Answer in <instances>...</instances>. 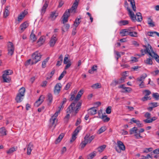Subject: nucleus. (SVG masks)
<instances>
[{
  "label": "nucleus",
  "instance_id": "1",
  "mask_svg": "<svg viewBox=\"0 0 159 159\" xmlns=\"http://www.w3.org/2000/svg\"><path fill=\"white\" fill-rule=\"evenodd\" d=\"M143 47L145 48L144 50L141 49V52L142 53V55H144V54L143 53L144 52L145 54L148 53L149 55L152 58H154L156 61L159 63V56L156 53L154 52L152 46L148 44L147 45H143Z\"/></svg>",
  "mask_w": 159,
  "mask_h": 159
},
{
  "label": "nucleus",
  "instance_id": "2",
  "mask_svg": "<svg viewBox=\"0 0 159 159\" xmlns=\"http://www.w3.org/2000/svg\"><path fill=\"white\" fill-rule=\"evenodd\" d=\"M71 9H68L66 10L64 13L62 17H63V23L64 25L61 28V30L63 32H64L67 31L69 29L70 25L69 24H66V23L68 21V18L70 16V13Z\"/></svg>",
  "mask_w": 159,
  "mask_h": 159
},
{
  "label": "nucleus",
  "instance_id": "3",
  "mask_svg": "<svg viewBox=\"0 0 159 159\" xmlns=\"http://www.w3.org/2000/svg\"><path fill=\"white\" fill-rule=\"evenodd\" d=\"M42 56L41 54L38 51H36L33 53L32 55V61L31 63V65L36 64L41 60Z\"/></svg>",
  "mask_w": 159,
  "mask_h": 159
},
{
  "label": "nucleus",
  "instance_id": "4",
  "mask_svg": "<svg viewBox=\"0 0 159 159\" xmlns=\"http://www.w3.org/2000/svg\"><path fill=\"white\" fill-rule=\"evenodd\" d=\"M25 88L23 87L19 90V93L17 94L16 98V100L17 102H20L22 101L23 99V97L25 95Z\"/></svg>",
  "mask_w": 159,
  "mask_h": 159
},
{
  "label": "nucleus",
  "instance_id": "5",
  "mask_svg": "<svg viewBox=\"0 0 159 159\" xmlns=\"http://www.w3.org/2000/svg\"><path fill=\"white\" fill-rule=\"evenodd\" d=\"M60 112V110H59L58 111L55 113L54 115L52 116L51 118L50 119V126H53L54 128H55L56 126L57 120H56L57 117L58 116V114Z\"/></svg>",
  "mask_w": 159,
  "mask_h": 159
},
{
  "label": "nucleus",
  "instance_id": "6",
  "mask_svg": "<svg viewBox=\"0 0 159 159\" xmlns=\"http://www.w3.org/2000/svg\"><path fill=\"white\" fill-rule=\"evenodd\" d=\"M117 144L118 147L120 149V150L118 149V148L116 147L115 149L116 151L119 153L121 152V150L124 151L125 150V147L122 142L118 140L117 141Z\"/></svg>",
  "mask_w": 159,
  "mask_h": 159
},
{
  "label": "nucleus",
  "instance_id": "7",
  "mask_svg": "<svg viewBox=\"0 0 159 159\" xmlns=\"http://www.w3.org/2000/svg\"><path fill=\"white\" fill-rule=\"evenodd\" d=\"M8 47V54L10 56H12L14 53L15 48L12 43L11 42H8L7 45Z\"/></svg>",
  "mask_w": 159,
  "mask_h": 159
},
{
  "label": "nucleus",
  "instance_id": "8",
  "mask_svg": "<svg viewBox=\"0 0 159 159\" xmlns=\"http://www.w3.org/2000/svg\"><path fill=\"white\" fill-rule=\"evenodd\" d=\"M89 134H87L84 137V141L87 143H89L94 139L95 137V135H93L90 137Z\"/></svg>",
  "mask_w": 159,
  "mask_h": 159
},
{
  "label": "nucleus",
  "instance_id": "9",
  "mask_svg": "<svg viewBox=\"0 0 159 159\" xmlns=\"http://www.w3.org/2000/svg\"><path fill=\"white\" fill-rule=\"evenodd\" d=\"M66 55L63 61V63L65 64H66L65 67V69H67L71 65V62L70 60L68 59L67 57H66Z\"/></svg>",
  "mask_w": 159,
  "mask_h": 159
},
{
  "label": "nucleus",
  "instance_id": "10",
  "mask_svg": "<svg viewBox=\"0 0 159 159\" xmlns=\"http://www.w3.org/2000/svg\"><path fill=\"white\" fill-rule=\"evenodd\" d=\"M75 102H73L71 103L66 110L67 113H71L74 111L75 108Z\"/></svg>",
  "mask_w": 159,
  "mask_h": 159
},
{
  "label": "nucleus",
  "instance_id": "11",
  "mask_svg": "<svg viewBox=\"0 0 159 159\" xmlns=\"http://www.w3.org/2000/svg\"><path fill=\"white\" fill-rule=\"evenodd\" d=\"M61 88V84L60 83L57 84L55 86L54 89V92L55 94H58L60 92Z\"/></svg>",
  "mask_w": 159,
  "mask_h": 159
},
{
  "label": "nucleus",
  "instance_id": "12",
  "mask_svg": "<svg viewBox=\"0 0 159 159\" xmlns=\"http://www.w3.org/2000/svg\"><path fill=\"white\" fill-rule=\"evenodd\" d=\"M29 25V24L27 21H25L21 24L20 26V30H21V33L23 32Z\"/></svg>",
  "mask_w": 159,
  "mask_h": 159
},
{
  "label": "nucleus",
  "instance_id": "13",
  "mask_svg": "<svg viewBox=\"0 0 159 159\" xmlns=\"http://www.w3.org/2000/svg\"><path fill=\"white\" fill-rule=\"evenodd\" d=\"M28 12L25 10L21 12L18 16V21L19 22L21 21L24 18L25 16L28 14Z\"/></svg>",
  "mask_w": 159,
  "mask_h": 159
},
{
  "label": "nucleus",
  "instance_id": "14",
  "mask_svg": "<svg viewBox=\"0 0 159 159\" xmlns=\"http://www.w3.org/2000/svg\"><path fill=\"white\" fill-rule=\"evenodd\" d=\"M127 9L129 12V14L132 20L133 21H135L136 20V16H135V15L134 12L130 9L129 8L127 7Z\"/></svg>",
  "mask_w": 159,
  "mask_h": 159
},
{
  "label": "nucleus",
  "instance_id": "15",
  "mask_svg": "<svg viewBox=\"0 0 159 159\" xmlns=\"http://www.w3.org/2000/svg\"><path fill=\"white\" fill-rule=\"evenodd\" d=\"M44 98L43 96H41L38 100L35 102L34 105L37 107L39 106L43 102Z\"/></svg>",
  "mask_w": 159,
  "mask_h": 159
},
{
  "label": "nucleus",
  "instance_id": "16",
  "mask_svg": "<svg viewBox=\"0 0 159 159\" xmlns=\"http://www.w3.org/2000/svg\"><path fill=\"white\" fill-rule=\"evenodd\" d=\"M57 40V39H56V36H54L53 35L52 37L51 38L49 42L50 46L52 47H53L55 45Z\"/></svg>",
  "mask_w": 159,
  "mask_h": 159
},
{
  "label": "nucleus",
  "instance_id": "17",
  "mask_svg": "<svg viewBox=\"0 0 159 159\" xmlns=\"http://www.w3.org/2000/svg\"><path fill=\"white\" fill-rule=\"evenodd\" d=\"M33 148V145L32 143L30 142L27 146V154L30 155L31 154V152Z\"/></svg>",
  "mask_w": 159,
  "mask_h": 159
},
{
  "label": "nucleus",
  "instance_id": "18",
  "mask_svg": "<svg viewBox=\"0 0 159 159\" xmlns=\"http://www.w3.org/2000/svg\"><path fill=\"white\" fill-rule=\"evenodd\" d=\"M48 2L47 1H46L45 2L44 4V5L43 6V7L41 10V14L43 13V14L45 13V12L46 10V9H47V7H48Z\"/></svg>",
  "mask_w": 159,
  "mask_h": 159
},
{
  "label": "nucleus",
  "instance_id": "19",
  "mask_svg": "<svg viewBox=\"0 0 159 159\" xmlns=\"http://www.w3.org/2000/svg\"><path fill=\"white\" fill-rule=\"evenodd\" d=\"M146 74H143L141 75L140 77L137 79V81L138 82L144 81L145 78L147 77Z\"/></svg>",
  "mask_w": 159,
  "mask_h": 159
},
{
  "label": "nucleus",
  "instance_id": "20",
  "mask_svg": "<svg viewBox=\"0 0 159 159\" xmlns=\"http://www.w3.org/2000/svg\"><path fill=\"white\" fill-rule=\"evenodd\" d=\"M97 109L94 107H92L88 109V113L91 115H94L97 113Z\"/></svg>",
  "mask_w": 159,
  "mask_h": 159
},
{
  "label": "nucleus",
  "instance_id": "21",
  "mask_svg": "<svg viewBox=\"0 0 159 159\" xmlns=\"http://www.w3.org/2000/svg\"><path fill=\"white\" fill-rule=\"evenodd\" d=\"M63 56L62 54H61L58 58V60L57 61L56 66H61L63 61Z\"/></svg>",
  "mask_w": 159,
  "mask_h": 159
},
{
  "label": "nucleus",
  "instance_id": "22",
  "mask_svg": "<svg viewBox=\"0 0 159 159\" xmlns=\"http://www.w3.org/2000/svg\"><path fill=\"white\" fill-rule=\"evenodd\" d=\"M129 32L127 29H124L121 30L120 32V34H122V36H125L129 35Z\"/></svg>",
  "mask_w": 159,
  "mask_h": 159
},
{
  "label": "nucleus",
  "instance_id": "23",
  "mask_svg": "<svg viewBox=\"0 0 159 159\" xmlns=\"http://www.w3.org/2000/svg\"><path fill=\"white\" fill-rule=\"evenodd\" d=\"M7 130L4 127L0 128V134L1 136H3L6 135Z\"/></svg>",
  "mask_w": 159,
  "mask_h": 159
},
{
  "label": "nucleus",
  "instance_id": "24",
  "mask_svg": "<svg viewBox=\"0 0 159 159\" xmlns=\"http://www.w3.org/2000/svg\"><path fill=\"white\" fill-rule=\"evenodd\" d=\"M128 2H130L133 11H136V7L135 5V2L134 0H128Z\"/></svg>",
  "mask_w": 159,
  "mask_h": 159
},
{
  "label": "nucleus",
  "instance_id": "25",
  "mask_svg": "<svg viewBox=\"0 0 159 159\" xmlns=\"http://www.w3.org/2000/svg\"><path fill=\"white\" fill-rule=\"evenodd\" d=\"M64 136V134L63 133L61 134L57 139L55 142V143L57 144L59 143L61 141L62 139L63 138Z\"/></svg>",
  "mask_w": 159,
  "mask_h": 159
},
{
  "label": "nucleus",
  "instance_id": "26",
  "mask_svg": "<svg viewBox=\"0 0 159 159\" xmlns=\"http://www.w3.org/2000/svg\"><path fill=\"white\" fill-rule=\"evenodd\" d=\"M148 35L151 37H154V34H156L158 37H159V33L154 31H148L147 33Z\"/></svg>",
  "mask_w": 159,
  "mask_h": 159
},
{
  "label": "nucleus",
  "instance_id": "27",
  "mask_svg": "<svg viewBox=\"0 0 159 159\" xmlns=\"http://www.w3.org/2000/svg\"><path fill=\"white\" fill-rule=\"evenodd\" d=\"M136 16H137V19L136 20L138 22H141L143 20L141 14L139 12H137L136 13Z\"/></svg>",
  "mask_w": 159,
  "mask_h": 159
},
{
  "label": "nucleus",
  "instance_id": "28",
  "mask_svg": "<svg viewBox=\"0 0 159 159\" xmlns=\"http://www.w3.org/2000/svg\"><path fill=\"white\" fill-rule=\"evenodd\" d=\"M58 13L56 12V11H54L51 12L50 14V17L52 20H54L56 17L58 16Z\"/></svg>",
  "mask_w": 159,
  "mask_h": 159
},
{
  "label": "nucleus",
  "instance_id": "29",
  "mask_svg": "<svg viewBox=\"0 0 159 159\" xmlns=\"http://www.w3.org/2000/svg\"><path fill=\"white\" fill-rule=\"evenodd\" d=\"M118 24L120 26L125 25L129 24V21L127 20H121L119 21Z\"/></svg>",
  "mask_w": 159,
  "mask_h": 159
},
{
  "label": "nucleus",
  "instance_id": "30",
  "mask_svg": "<svg viewBox=\"0 0 159 159\" xmlns=\"http://www.w3.org/2000/svg\"><path fill=\"white\" fill-rule=\"evenodd\" d=\"M17 149V147H13L10 148L7 151V153L8 154H11V153L16 151Z\"/></svg>",
  "mask_w": 159,
  "mask_h": 159
},
{
  "label": "nucleus",
  "instance_id": "31",
  "mask_svg": "<svg viewBox=\"0 0 159 159\" xmlns=\"http://www.w3.org/2000/svg\"><path fill=\"white\" fill-rule=\"evenodd\" d=\"M81 19V18H77L76 19L74 24V25L75 27H77L79 25V24L81 22V21L80 20Z\"/></svg>",
  "mask_w": 159,
  "mask_h": 159
},
{
  "label": "nucleus",
  "instance_id": "32",
  "mask_svg": "<svg viewBox=\"0 0 159 159\" xmlns=\"http://www.w3.org/2000/svg\"><path fill=\"white\" fill-rule=\"evenodd\" d=\"M100 118H101L102 119L103 121L104 122H107L108 121L110 120V118L107 117V115H102V117H99Z\"/></svg>",
  "mask_w": 159,
  "mask_h": 159
},
{
  "label": "nucleus",
  "instance_id": "33",
  "mask_svg": "<svg viewBox=\"0 0 159 159\" xmlns=\"http://www.w3.org/2000/svg\"><path fill=\"white\" fill-rule=\"evenodd\" d=\"M12 73V71L11 70H7L3 71V74L2 75L7 76V75H11Z\"/></svg>",
  "mask_w": 159,
  "mask_h": 159
},
{
  "label": "nucleus",
  "instance_id": "34",
  "mask_svg": "<svg viewBox=\"0 0 159 159\" xmlns=\"http://www.w3.org/2000/svg\"><path fill=\"white\" fill-rule=\"evenodd\" d=\"M79 2L75 1V2L73 3L72 7H71V9L73 11L74 10H76L78 6Z\"/></svg>",
  "mask_w": 159,
  "mask_h": 159
},
{
  "label": "nucleus",
  "instance_id": "35",
  "mask_svg": "<svg viewBox=\"0 0 159 159\" xmlns=\"http://www.w3.org/2000/svg\"><path fill=\"white\" fill-rule=\"evenodd\" d=\"M8 6H7L5 9L4 12L3 13V16L4 17H6L9 14V10H8Z\"/></svg>",
  "mask_w": 159,
  "mask_h": 159
},
{
  "label": "nucleus",
  "instance_id": "36",
  "mask_svg": "<svg viewBox=\"0 0 159 159\" xmlns=\"http://www.w3.org/2000/svg\"><path fill=\"white\" fill-rule=\"evenodd\" d=\"M138 130V129L137 127H133L130 130V134H133L134 133H137V130Z\"/></svg>",
  "mask_w": 159,
  "mask_h": 159
},
{
  "label": "nucleus",
  "instance_id": "37",
  "mask_svg": "<svg viewBox=\"0 0 159 159\" xmlns=\"http://www.w3.org/2000/svg\"><path fill=\"white\" fill-rule=\"evenodd\" d=\"M30 39L33 40V42H35L37 39V38L36 35L33 33H31L30 35Z\"/></svg>",
  "mask_w": 159,
  "mask_h": 159
},
{
  "label": "nucleus",
  "instance_id": "38",
  "mask_svg": "<svg viewBox=\"0 0 159 159\" xmlns=\"http://www.w3.org/2000/svg\"><path fill=\"white\" fill-rule=\"evenodd\" d=\"M145 62L147 64L150 65H152L153 62L151 58H147L146 60L145 61Z\"/></svg>",
  "mask_w": 159,
  "mask_h": 159
},
{
  "label": "nucleus",
  "instance_id": "39",
  "mask_svg": "<svg viewBox=\"0 0 159 159\" xmlns=\"http://www.w3.org/2000/svg\"><path fill=\"white\" fill-rule=\"evenodd\" d=\"M81 105V103L80 102H79L77 103V105L76 106V107H75V108H76V109H75V114H76L78 112V111L79 109L80 108Z\"/></svg>",
  "mask_w": 159,
  "mask_h": 159
},
{
  "label": "nucleus",
  "instance_id": "40",
  "mask_svg": "<svg viewBox=\"0 0 159 159\" xmlns=\"http://www.w3.org/2000/svg\"><path fill=\"white\" fill-rule=\"evenodd\" d=\"M129 35L132 37H137L138 36V33L135 31H130Z\"/></svg>",
  "mask_w": 159,
  "mask_h": 159
},
{
  "label": "nucleus",
  "instance_id": "41",
  "mask_svg": "<svg viewBox=\"0 0 159 159\" xmlns=\"http://www.w3.org/2000/svg\"><path fill=\"white\" fill-rule=\"evenodd\" d=\"M91 87L93 89H98L100 88L101 86L100 83H97L92 85Z\"/></svg>",
  "mask_w": 159,
  "mask_h": 159
},
{
  "label": "nucleus",
  "instance_id": "42",
  "mask_svg": "<svg viewBox=\"0 0 159 159\" xmlns=\"http://www.w3.org/2000/svg\"><path fill=\"white\" fill-rule=\"evenodd\" d=\"M55 71V69H53L50 73L48 74V76L47 77L46 79L48 80L51 78L53 74H54Z\"/></svg>",
  "mask_w": 159,
  "mask_h": 159
},
{
  "label": "nucleus",
  "instance_id": "43",
  "mask_svg": "<svg viewBox=\"0 0 159 159\" xmlns=\"http://www.w3.org/2000/svg\"><path fill=\"white\" fill-rule=\"evenodd\" d=\"M45 40L44 37L43 36H41L39 39L37 43H40L41 45L44 42Z\"/></svg>",
  "mask_w": 159,
  "mask_h": 159
},
{
  "label": "nucleus",
  "instance_id": "44",
  "mask_svg": "<svg viewBox=\"0 0 159 159\" xmlns=\"http://www.w3.org/2000/svg\"><path fill=\"white\" fill-rule=\"evenodd\" d=\"M106 130V127L104 126H102L98 130V134H100L104 132Z\"/></svg>",
  "mask_w": 159,
  "mask_h": 159
},
{
  "label": "nucleus",
  "instance_id": "45",
  "mask_svg": "<svg viewBox=\"0 0 159 159\" xmlns=\"http://www.w3.org/2000/svg\"><path fill=\"white\" fill-rule=\"evenodd\" d=\"M106 146L105 145H103L98 148V151L100 152H102L106 148Z\"/></svg>",
  "mask_w": 159,
  "mask_h": 159
},
{
  "label": "nucleus",
  "instance_id": "46",
  "mask_svg": "<svg viewBox=\"0 0 159 159\" xmlns=\"http://www.w3.org/2000/svg\"><path fill=\"white\" fill-rule=\"evenodd\" d=\"M153 150L152 148L150 147L149 148H146L144 149L143 151V153H147L149 152H151Z\"/></svg>",
  "mask_w": 159,
  "mask_h": 159
},
{
  "label": "nucleus",
  "instance_id": "47",
  "mask_svg": "<svg viewBox=\"0 0 159 159\" xmlns=\"http://www.w3.org/2000/svg\"><path fill=\"white\" fill-rule=\"evenodd\" d=\"M124 91H122V92L124 93H129L131 91V89L129 87H125L123 89Z\"/></svg>",
  "mask_w": 159,
  "mask_h": 159
},
{
  "label": "nucleus",
  "instance_id": "48",
  "mask_svg": "<svg viewBox=\"0 0 159 159\" xmlns=\"http://www.w3.org/2000/svg\"><path fill=\"white\" fill-rule=\"evenodd\" d=\"M77 135V134L74 133L72 135V138L70 140V142L72 143L76 139V136Z\"/></svg>",
  "mask_w": 159,
  "mask_h": 159
},
{
  "label": "nucleus",
  "instance_id": "49",
  "mask_svg": "<svg viewBox=\"0 0 159 159\" xmlns=\"http://www.w3.org/2000/svg\"><path fill=\"white\" fill-rule=\"evenodd\" d=\"M152 97L155 98L156 100L159 99V94L158 93H153L152 94Z\"/></svg>",
  "mask_w": 159,
  "mask_h": 159
},
{
  "label": "nucleus",
  "instance_id": "50",
  "mask_svg": "<svg viewBox=\"0 0 159 159\" xmlns=\"http://www.w3.org/2000/svg\"><path fill=\"white\" fill-rule=\"evenodd\" d=\"M96 155V152L94 151L93 152L90 153L89 155V157L91 159H93Z\"/></svg>",
  "mask_w": 159,
  "mask_h": 159
},
{
  "label": "nucleus",
  "instance_id": "51",
  "mask_svg": "<svg viewBox=\"0 0 159 159\" xmlns=\"http://www.w3.org/2000/svg\"><path fill=\"white\" fill-rule=\"evenodd\" d=\"M118 84H120L119 81L117 80H114L112 81L110 85L113 87H115Z\"/></svg>",
  "mask_w": 159,
  "mask_h": 159
},
{
  "label": "nucleus",
  "instance_id": "52",
  "mask_svg": "<svg viewBox=\"0 0 159 159\" xmlns=\"http://www.w3.org/2000/svg\"><path fill=\"white\" fill-rule=\"evenodd\" d=\"M66 71L64 70L59 77L58 80H61L63 77L66 74Z\"/></svg>",
  "mask_w": 159,
  "mask_h": 159
},
{
  "label": "nucleus",
  "instance_id": "53",
  "mask_svg": "<svg viewBox=\"0 0 159 159\" xmlns=\"http://www.w3.org/2000/svg\"><path fill=\"white\" fill-rule=\"evenodd\" d=\"M48 100L51 103L52 101V96L50 93H49L48 95Z\"/></svg>",
  "mask_w": 159,
  "mask_h": 159
},
{
  "label": "nucleus",
  "instance_id": "54",
  "mask_svg": "<svg viewBox=\"0 0 159 159\" xmlns=\"http://www.w3.org/2000/svg\"><path fill=\"white\" fill-rule=\"evenodd\" d=\"M111 106H108L107 107L106 110V113L107 114H110L111 113Z\"/></svg>",
  "mask_w": 159,
  "mask_h": 159
},
{
  "label": "nucleus",
  "instance_id": "55",
  "mask_svg": "<svg viewBox=\"0 0 159 159\" xmlns=\"http://www.w3.org/2000/svg\"><path fill=\"white\" fill-rule=\"evenodd\" d=\"M81 127L80 126H79L77 127L75 130L74 131V132L78 134V133L80 132V131L81 129Z\"/></svg>",
  "mask_w": 159,
  "mask_h": 159
},
{
  "label": "nucleus",
  "instance_id": "56",
  "mask_svg": "<svg viewBox=\"0 0 159 159\" xmlns=\"http://www.w3.org/2000/svg\"><path fill=\"white\" fill-rule=\"evenodd\" d=\"M2 78L3 79L4 82H9L10 81V79L8 78H7V76L2 75Z\"/></svg>",
  "mask_w": 159,
  "mask_h": 159
},
{
  "label": "nucleus",
  "instance_id": "57",
  "mask_svg": "<svg viewBox=\"0 0 159 159\" xmlns=\"http://www.w3.org/2000/svg\"><path fill=\"white\" fill-rule=\"evenodd\" d=\"M87 143L84 141H82L81 143L80 146L82 148H83Z\"/></svg>",
  "mask_w": 159,
  "mask_h": 159
},
{
  "label": "nucleus",
  "instance_id": "58",
  "mask_svg": "<svg viewBox=\"0 0 159 159\" xmlns=\"http://www.w3.org/2000/svg\"><path fill=\"white\" fill-rule=\"evenodd\" d=\"M141 67L138 66H134L133 67H132L131 68V69L132 70V71H137L138 70V69L139 68H140Z\"/></svg>",
  "mask_w": 159,
  "mask_h": 159
},
{
  "label": "nucleus",
  "instance_id": "59",
  "mask_svg": "<svg viewBox=\"0 0 159 159\" xmlns=\"http://www.w3.org/2000/svg\"><path fill=\"white\" fill-rule=\"evenodd\" d=\"M75 95L74 94H73V93H71V97L70 98V101H72L73 100H74V101L75 102H76V101H75Z\"/></svg>",
  "mask_w": 159,
  "mask_h": 159
},
{
  "label": "nucleus",
  "instance_id": "60",
  "mask_svg": "<svg viewBox=\"0 0 159 159\" xmlns=\"http://www.w3.org/2000/svg\"><path fill=\"white\" fill-rule=\"evenodd\" d=\"M157 103V102H151L149 103V105L151 106L153 108H154L158 106Z\"/></svg>",
  "mask_w": 159,
  "mask_h": 159
},
{
  "label": "nucleus",
  "instance_id": "61",
  "mask_svg": "<svg viewBox=\"0 0 159 159\" xmlns=\"http://www.w3.org/2000/svg\"><path fill=\"white\" fill-rule=\"evenodd\" d=\"M126 78L125 76H122L121 77L119 80L120 84L122 83L125 82V79Z\"/></svg>",
  "mask_w": 159,
  "mask_h": 159
},
{
  "label": "nucleus",
  "instance_id": "62",
  "mask_svg": "<svg viewBox=\"0 0 159 159\" xmlns=\"http://www.w3.org/2000/svg\"><path fill=\"white\" fill-rule=\"evenodd\" d=\"M134 136L137 139H139L142 138V137L140 135V133L139 132L137 133H137H135Z\"/></svg>",
  "mask_w": 159,
  "mask_h": 159
},
{
  "label": "nucleus",
  "instance_id": "63",
  "mask_svg": "<svg viewBox=\"0 0 159 159\" xmlns=\"http://www.w3.org/2000/svg\"><path fill=\"white\" fill-rule=\"evenodd\" d=\"M148 95H145L144 97L142 98V100L143 101H146L148 99H151L150 97H148Z\"/></svg>",
  "mask_w": 159,
  "mask_h": 159
},
{
  "label": "nucleus",
  "instance_id": "64",
  "mask_svg": "<svg viewBox=\"0 0 159 159\" xmlns=\"http://www.w3.org/2000/svg\"><path fill=\"white\" fill-rule=\"evenodd\" d=\"M71 84V83L69 82L65 86L64 89L66 90H67L70 87Z\"/></svg>",
  "mask_w": 159,
  "mask_h": 159
}]
</instances>
